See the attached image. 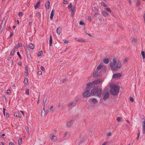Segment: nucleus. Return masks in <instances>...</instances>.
I'll use <instances>...</instances> for the list:
<instances>
[{
    "instance_id": "nucleus-1",
    "label": "nucleus",
    "mask_w": 145,
    "mask_h": 145,
    "mask_svg": "<svg viewBox=\"0 0 145 145\" xmlns=\"http://www.w3.org/2000/svg\"><path fill=\"white\" fill-rule=\"evenodd\" d=\"M113 62L110 63V67L113 71H117L118 69H120L121 67V63L119 60L117 61L116 59L115 58L113 59Z\"/></svg>"
},
{
    "instance_id": "nucleus-2",
    "label": "nucleus",
    "mask_w": 145,
    "mask_h": 145,
    "mask_svg": "<svg viewBox=\"0 0 145 145\" xmlns=\"http://www.w3.org/2000/svg\"><path fill=\"white\" fill-rule=\"evenodd\" d=\"M111 88L110 93L113 95H116L119 93L120 88L118 86L116 85H112L110 86Z\"/></svg>"
},
{
    "instance_id": "nucleus-3",
    "label": "nucleus",
    "mask_w": 145,
    "mask_h": 145,
    "mask_svg": "<svg viewBox=\"0 0 145 145\" xmlns=\"http://www.w3.org/2000/svg\"><path fill=\"white\" fill-rule=\"evenodd\" d=\"M91 95H96L98 97L100 96L102 94V89L98 88V87H96L92 89L91 91Z\"/></svg>"
},
{
    "instance_id": "nucleus-4",
    "label": "nucleus",
    "mask_w": 145,
    "mask_h": 145,
    "mask_svg": "<svg viewBox=\"0 0 145 145\" xmlns=\"http://www.w3.org/2000/svg\"><path fill=\"white\" fill-rule=\"evenodd\" d=\"M91 87L87 83L85 90L82 94L84 97H88L90 96L91 94L89 92L91 90Z\"/></svg>"
},
{
    "instance_id": "nucleus-5",
    "label": "nucleus",
    "mask_w": 145,
    "mask_h": 145,
    "mask_svg": "<svg viewBox=\"0 0 145 145\" xmlns=\"http://www.w3.org/2000/svg\"><path fill=\"white\" fill-rule=\"evenodd\" d=\"M102 82L101 80H97L93 81L92 82L88 83V85L91 88L95 86V84H97L100 83Z\"/></svg>"
},
{
    "instance_id": "nucleus-6",
    "label": "nucleus",
    "mask_w": 145,
    "mask_h": 145,
    "mask_svg": "<svg viewBox=\"0 0 145 145\" xmlns=\"http://www.w3.org/2000/svg\"><path fill=\"white\" fill-rule=\"evenodd\" d=\"M103 95L104 96L103 99L104 101L106 100L109 97V94L108 91H104Z\"/></svg>"
},
{
    "instance_id": "nucleus-7",
    "label": "nucleus",
    "mask_w": 145,
    "mask_h": 145,
    "mask_svg": "<svg viewBox=\"0 0 145 145\" xmlns=\"http://www.w3.org/2000/svg\"><path fill=\"white\" fill-rule=\"evenodd\" d=\"M122 76L121 74V73H117L114 74L113 75L112 78H116L121 77Z\"/></svg>"
},
{
    "instance_id": "nucleus-8",
    "label": "nucleus",
    "mask_w": 145,
    "mask_h": 145,
    "mask_svg": "<svg viewBox=\"0 0 145 145\" xmlns=\"http://www.w3.org/2000/svg\"><path fill=\"white\" fill-rule=\"evenodd\" d=\"M142 120L143 121L142 124V132L143 134H144L145 133V120L144 118H142Z\"/></svg>"
},
{
    "instance_id": "nucleus-9",
    "label": "nucleus",
    "mask_w": 145,
    "mask_h": 145,
    "mask_svg": "<svg viewBox=\"0 0 145 145\" xmlns=\"http://www.w3.org/2000/svg\"><path fill=\"white\" fill-rule=\"evenodd\" d=\"M93 75L95 77L97 78L99 76L100 73L98 71H95L93 72Z\"/></svg>"
},
{
    "instance_id": "nucleus-10",
    "label": "nucleus",
    "mask_w": 145,
    "mask_h": 145,
    "mask_svg": "<svg viewBox=\"0 0 145 145\" xmlns=\"http://www.w3.org/2000/svg\"><path fill=\"white\" fill-rule=\"evenodd\" d=\"M91 101L94 104L97 103H98V101H97V100L96 99L94 98L92 99H89V102H90Z\"/></svg>"
},
{
    "instance_id": "nucleus-11",
    "label": "nucleus",
    "mask_w": 145,
    "mask_h": 145,
    "mask_svg": "<svg viewBox=\"0 0 145 145\" xmlns=\"http://www.w3.org/2000/svg\"><path fill=\"white\" fill-rule=\"evenodd\" d=\"M77 101L78 100H75L74 101L72 102L71 103L69 104V106H74L77 103Z\"/></svg>"
},
{
    "instance_id": "nucleus-12",
    "label": "nucleus",
    "mask_w": 145,
    "mask_h": 145,
    "mask_svg": "<svg viewBox=\"0 0 145 145\" xmlns=\"http://www.w3.org/2000/svg\"><path fill=\"white\" fill-rule=\"evenodd\" d=\"M68 7L69 10L71 12L74 11V7L73 6H72L71 3H70L68 6Z\"/></svg>"
},
{
    "instance_id": "nucleus-13",
    "label": "nucleus",
    "mask_w": 145,
    "mask_h": 145,
    "mask_svg": "<svg viewBox=\"0 0 145 145\" xmlns=\"http://www.w3.org/2000/svg\"><path fill=\"white\" fill-rule=\"evenodd\" d=\"M5 20H3L1 24L0 27L1 29H3L5 25Z\"/></svg>"
},
{
    "instance_id": "nucleus-14",
    "label": "nucleus",
    "mask_w": 145,
    "mask_h": 145,
    "mask_svg": "<svg viewBox=\"0 0 145 145\" xmlns=\"http://www.w3.org/2000/svg\"><path fill=\"white\" fill-rule=\"evenodd\" d=\"M73 123V121L72 120H71L67 123V126L68 127H70Z\"/></svg>"
},
{
    "instance_id": "nucleus-15",
    "label": "nucleus",
    "mask_w": 145,
    "mask_h": 145,
    "mask_svg": "<svg viewBox=\"0 0 145 145\" xmlns=\"http://www.w3.org/2000/svg\"><path fill=\"white\" fill-rule=\"evenodd\" d=\"M50 3L49 1H48L45 3V7L46 9H48L50 8Z\"/></svg>"
},
{
    "instance_id": "nucleus-16",
    "label": "nucleus",
    "mask_w": 145,
    "mask_h": 145,
    "mask_svg": "<svg viewBox=\"0 0 145 145\" xmlns=\"http://www.w3.org/2000/svg\"><path fill=\"white\" fill-rule=\"evenodd\" d=\"M55 11L54 9H53L52 11L50 16V18L52 20L53 18L54 14Z\"/></svg>"
},
{
    "instance_id": "nucleus-17",
    "label": "nucleus",
    "mask_w": 145,
    "mask_h": 145,
    "mask_svg": "<svg viewBox=\"0 0 145 145\" xmlns=\"http://www.w3.org/2000/svg\"><path fill=\"white\" fill-rule=\"evenodd\" d=\"M46 111L45 109V107L43 106V109L41 111V115L43 117H44L46 115Z\"/></svg>"
},
{
    "instance_id": "nucleus-18",
    "label": "nucleus",
    "mask_w": 145,
    "mask_h": 145,
    "mask_svg": "<svg viewBox=\"0 0 145 145\" xmlns=\"http://www.w3.org/2000/svg\"><path fill=\"white\" fill-rule=\"evenodd\" d=\"M62 28L61 27H59L56 30L57 33L59 35H60L61 32Z\"/></svg>"
},
{
    "instance_id": "nucleus-19",
    "label": "nucleus",
    "mask_w": 145,
    "mask_h": 145,
    "mask_svg": "<svg viewBox=\"0 0 145 145\" xmlns=\"http://www.w3.org/2000/svg\"><path fill=\"white\" fill-rule=\"evenodd\" d=\"M101 13L103 16L105 17H107L108 15V14L105 11H103Z\"/></svg>"
},
{
    "instance_id": "nucleus-20",
    "label": "nucleus",
    "mask_w": 145,
    "mask_h": 145,
    "mask_svg": "<svg viewBox=\"0 0 145 145\" xmlns=\"http://www.w3.org/2000/svg\"><path fill=\"white\" fill-rule=\"evenodd\" d=\"M47 97H46L45 96L44 97V98L43 100V106H44V107H45V103H46V101H47Z\"/></svg>"
},
{
    "instance_id": "nucleus-21",
    "label": "nucleus",
    "mask_w": 145,
    "mask_h": 145,
    "mask_svg": "<svg viewBox=\"0 0 145 145\" xmlns=\"http://www.w3.org/2000/svg\"><path fill=\"white\" fill-rule=\"evenodd\" d=\"M57 138L54 135L52 136L51 138V140L52 141H54L57 140Z\"/></svg>"
},
{
    "instance_id": "nucleus-22",
    "label": "nucleus",
    "mask_w": 145,
    "mask_h": 145,
    "mask_svg": "<svg viewBox=\"0 0 145 145\" xmlns=\"http://www.w3.org/2000/svg\"><path fill=\"white\" fill-rule=\"evenodd\" d=\"M103 62L106 64H108L109 62V60L108 59L105 58L103 59Z\"/></svg>"
},
{
    "instance_id": "nucleus-23",
    "label": "nucleus",
    "mask_w": 145,
    "mask_h": 145,
    "mask_svg": "<svg viewBox=\"0 0 145 145\" xmlns=\"http://www.w3.org/2000/svg\"><path fill=\"white\" fill-rule=\"evenodd\" d=\"M29 47L32 50L34 48V46L33 44L31 43L29 45Z\"/></svg>"
},
{
    "instance_id": "nucleus-24",
    "label": "nucleus",
    "mask_w": 145,
    "mask_h": 145,
    "mask_svg": "<svg viewBox=\"0 0 145 145\" xmlns=\"http://www.w3.org/2000/svg\"><path fill=\"white\" fill-rule=\"evenodd\" d=\"M40 2L39 1H38L37 2L36 5H35V7H34L35 8V9H36L37 8H38L39 7V5H40Z\"/></svg>"
},
{
    "instance_id": "nucleus-25",
    "label": "nucleus",
    "mask_w": 145,
    "mask_h": 145,
    "mask_svg": "<svg viewBox=\"0 0 145 145\" xmlns=\"http://www.w3.org/2000/svg\"><path fill=\"white\" fill-rule=\"evenodd\" d=\"M52 38L51 35H50V39L49 40V46H51L52 45Z\"/></svg>"
},
{
    "instance_id": "nucleus-26",
    "label": "nucleus",
    "mask_w": 145,
    "mask_h": 145,
    "mask_svg": "<svg viewBox=\"0 0 145 145\" xmlns=\"http://www.w3.org/2000/svg\"><path fill=\"white\" fill-rule=\"evenodd\" d=\"M122 118L120 117H118L117 118V120L118 122H122Z\"/></svg>"
},
{
    "instance_id": "nucleus-27",
    "label": "nucleus",
    "mask_w": 145,
    "mask_h": 145,
    "mask_svg": "<svg viewBox=\"0 0 145 145\" xmlns=\"http://www.w3.org/2000/svg\"><path fill=\"white\" fill-rule=\"evenodd\" d=\"M14 116L16 117H19L20 118H21V115L19 113L18 114L17 113H15L14 114Z\"/></svg>"
},
{
    "instance_id": "nucleus-28",
    "label": "nucleus",
    "mask_w": 145,
    "mask_h": 145,
    "mask_svg": "<svg viewBox=\"0 0 145 145\" xmlns=\"http://www.w3.org/2000/svg\"><path fill=\"white\" fill-rule=\"evenodd\" d=\"M54 106H51L50 108V112L51 113H52L54 111Z\"/></svg>"
},
{
    "instance_id": "nucleus-29",
    "label": "nucleus",
    "mask_w": 145,
    "mask_h": 145,
    "mask_svg": "<svg viewBox=\"0 0 145 145\" xmlns=\"http://www.w3.org/2000/svg\"><path fill=\"white\" fill-rule=\"evenodd\" d=\"M140 4V0H137L136 4V6L137 7H139Z\"/></svg>"
},
{
    "instance_id": "nucleus-30",
    "label": "nucleus",
    "mask_w": 145,
    "mask_h": 145,
    "mask_svg": "<svg viewBox=\"0 0 145 145\" xmlns=\"http://www.w3.org/2000/svg\"><path fill=\"white\" fill-rule=\"evenodd\" d=\"M132 42L133 44H135L136 43V40L135 38H132Z\"/></svg>"
},
{
    "instance_id": "nucleus-31",
    "label": "nucleus",
    "mask_w": 145,
    "mask_h": 145,
    "mask_svg": "<svg viewBox=\"0 0 145 145\" xmlns=\"http://www.w3.org/2000/svg\"><path fill=\"white\" fill-rule=\"evenodd\" d=\"M43 54V52L42 51H40L39 52L38 54V56H42Z\"/></svg>"
},
{
    "instance_id": "nucleus-32",
    "label": "nucleus",
    "mask_w": 145,
    "mask_h": 145,
    "mask_svg": "<svg viewBox=\"0 0 145 145\" xmlns=\"http://www.w3.org/2000/svg\"><path fill=\"white\" fill-rule=\"evenodd\" d=\"M28 80L26 78H25L24 81V83L25 84H27L28 83Z\"/></svg>"
},
{
    "instance_id": "nucleus-33",
    "label": "nucleus",
    "mask_w": 145,
    "mask_h": 145,
    "mask_svg": "<svg viewBox=\"0 0 145 145\" xmlns=\"http://www.w3.org/2000/svg\"><path fill=\"white\" fill-rule=\"evenodd\" d=\"M18 144L19 145H20L22 143V139L21 138H20L18 141Z\"/></svg>"
},
{
    "instance_id": "nucleus-34",
    "label": "nucleus",
    "mask_w": 145,
    "mask_h": 145,
    "mask_svg": "<svg viewBox=\"0 0 145 145\" xmlns=\"http://www.w3.org/2000/svg\"><path fill=\"white\" fill-rule=\"evenodd\" d=\"M141 54L143 57V59H144L145 58V56L144 54V51H141Z\"/></svg>"
},
{
    "instance_id": "nucleus-35",
    "label": "nucleus",
    "mask_w": 145,
    "mask_h": 145,
    "mask_svg": "<svg viewBox=\"0 0 145 145\" xmlns=\"http://www.w3.org/2000/svg\"><path fill=\"white\" fill-rule=\"evenodd\" d=\"M78 41L81 42H85V40L84 39L78 40Z\"/></svg>"
},
{
    "instance_id": "nucleus-36",
    "label": "nucleus",
    "mask_w": 145,
    "mask_h": 145,
    "mask_svg": "<svg viewBox=\"0 0 145 145\" xmlns=\"http://www.w3.org/2000/svg\"><path fill=\"white\" fill-rule=\"evenodd\" d=\"M22 46V44L20 43H18L16 45V46H17L18 48L21 47Z\"/></svg>"
},
{
    "instance_id": "nucleus-37",
    "label": "nucleus",
    "mask_w": 145,
    "mask_h": 145,
    "mask_svg": "<svg viewBox=\"0 0 145 145\" xmlns=\"http://www.w3.org/2000/svg\"><path fill=\"white\" fill-rule=\"evenodd\" d=\"M101 65H99L98 66V67H97V69L98 70H99L101 69Z\"/></svg>"
},
{
    "instance_id": "nucleus-38",
    "label": "nucleus",
    "mask_w": 145,
    "mask_h": 145,
    "mask_svg": "<svg viewBox=\"0 0 145 145\" xmlns=\"http://www.w3.org/2000/svg\"><path fill=\"white\" fill-rule=\"evenodd\" d=\"M14 50H12L11 52L10 55L11 56H12L14 55V54L15 52Z\"/></svg>"
},
{
    "instance_id": "nucleus-39",
    "label": "nucleus",
    "mask_w": 145,
    "mask_h": 145,
    "mask_svg": "<svg viewBox=\"0 0 145 145\" xmlns=\"http://www.w3.org/2000/svg\"><path fill=\"white\" fill-rule=\"evenodd\" d=\"M25 69L26 71V74H27L28 75V70L27 67V66H25Z\"/></svg>"
},
{
    "instance_id": "nucleus-40",
    "label": "nucleus",
    "mask_w": 145,
    "mask_h": 145,
    "mask_svg": "<svg viewBox=\"0 0 145 145\" xmlns=\"http://www.w3.org/2000/svg\"><path fill=\"white\" fill-rule=\"evenodd\" d=\"M106 10L109 12H111V10H110V9L109 8H106Z\"/></svg>"
},
{
    "instance_id": "nucleus-41",
    "label": "nucleus",
    "mask_w": 145,
    "mask_h": 145,
    "mask_svg": "<svg viewBox=\"0 0 145 145\" xmlns=\"http://www.w3.org/2000/svg\"><path fill=\"white\" fill-rule=\"evenodd\" d=\"M26 93L28 95H29V90L28 89H26Z\"/></svg>"
},
{
    "instance_id": "nucleus-42",
    "label": "nucleus",
    "mask_w": 145,
    "mask_h": 145,
    "mask_svg": "<svg viewBox=\"0 0 145 145\" xmlns=\"http://www.w3.org/2000/svg\"><path fill=\"white\" fill-rule=\"evenodd\" d=\"M74 11L71 12V17L72 18H73V16L74 14Z\"/></svg>"
},
{
    "instance_id": "nucleus-43",
    "label": "nucleus",
    "mask_w": 145,
    "mask_h": 145,
    "mask_svg": "<svg viewBox=\"0 0 145 145\" xmlns=\"http://www.w3.org/2000/svg\"><path fill=\"white\" fill-rule=\"evenodd\" d=\"M23 15V13L22 12H20L18 14V16L19 17H21Z\"/></svg>"
},
{
    "instance_id": "nucleus-44",
    "label": "nucleus",
    "mask_w": 145,
    "mask_h": 145,
    "mask_svg": "<svg viewBox=\"0 0 145 145\" xmlns=\"http://www.w3.org/2000/svg\"><path fill=\"white\" fill-rule=\"evenodd\" d=\"M101 4L104 7H106V5L104 2H102Z\"/></svg>"
},
{
    "instance_id": "nucleus-45",
    "label": "nucleus",
    "mask_w": 145,
    "mask_h": 145,
    "mask_svg": "<svg viewBox=\"0 0 145 145\" xmlns=\"http://www.w3.org/2000/svg\"><path fill=\"white\" fill-rule=\"evenodd\" d=\"M17 55L20 58V59H22V58L21 57V55L19 53V52H17Z\"/></svg>"
},
{
    "instance_id": "nucleus-46",
    "label": "nucleus",
    "mask_w": 145,
    "mask_h": 145,
    "mask_svg": "<svg viewBox=\"0 0 145 145\" xmlns=\"http://www.w3.org/2000/svg\"><path fill=\"white\" fill-rule=\"evenodd\" d=\"M18 49V47L17 46H15V47L14 48V49L13 50H14V51L15 52Z\"/></svg>"
},
{
    "instance_id": "nucleus-47",
    "label": "nucleus",
    "mask_w": 145,
    "mask_h": 145,
    "mask_svg": "<svg viewBox=\"0 0 145 145\" xmlns=\"http://www.w3.org/2000/svg\"><path fill=\"white\" fill-rule=\"evenodd\" d=\"M79 24L82 25H85V24L82 21H80V22Z\"/></svg>"
},
{
    "instance_id": "nucleus-48",
    "label": "nucleus",
    "mask_w": 145,
    "mask_h": 145,
    "mask_svg": "<svg viewBox=\"0 0 145 145\" xmlns=\"http://www.w3.org/2000/svg\"><path fill=\"white\" fill-rule=\"evenodd\" d=\"M42 74V72L41 71H39L37 72V74L39 75H41Z\"/></svg>"
},
{
    "instance_id": "nucleus-49",
    "label": "nucleus",
    "mask_w": 145,
    "mask_h": 145,
    "mask_svg": "<svg viewBox=\"0 0 145 145\" xmlns=\"http://www.w3.org/2000/svg\"><path fill=\"white\" fill-rule=\"evenodd\" d=\"M40 69H41L43 71H45V69L44 68L43 66H41L40 67Z\"/></svg>"
},
{
    "instance_id": "nucleus-50",
    "label": "nucleus",
    "mask_w": 145,
    "mask_h": 145,
    "mask_svg": "<svg viewBox=\"0 0 145 145\" xmlns=\"http://www.w3.org/2000/svg\"><path fill=\"white\" fill-rule=\"evenodd\" d=\"M11 92V91L10 89H8L7 90V94L10 93Z\"/></svg>"
},
{
    "instance_id": "nucleus-51",
    "label": "nucleus",
    "mask_w": 145,
    "mask_h": 145,
    "mask_svg": "<svg viewBox=\"0 0 145 145\" xmlns=\"http://www.w3.org/2000/svg\"><path fill=\"white\" fill-rule=\"evenodd\" d=\"M107 136H111V132H109L107 134Z\"/></svg>"
},
{
    "instance_id": "nucleus-52",
    "label": "nucleus",
    "mask_w": 145,
    "mask_h": 145,
    "mask_svg": "<svg viewBox=\"0 0 145 145\" xmlns=\"http://www.w3.org/2000/svg\"><path fill=\"white\" fill-rule=\"evenodd\" d=\"M25 129L27 131L28 133L29 131V127L27 126H26L25 127Z\"/></svg>"
},
{
    "instance_id": "nucleus-53",
    "label": "nucleus",
    "mask_w": 145,
    "mask_h": 145,
    "mask_svg": "<svg viewBox=\"0 0 145 145\" xmlns=\"http://www.w3.org/2000/svg\"><path fill=\"white\" fill-rule=\"evenodd\" d=\"M130 101L131 102H133L134 101V99L133 98L130 97Z\"/></svg>"
},
{
    "instance_id": "nucleus-54",
    "label": "nucleus",
    "mask_w": 145,
    "mask_h": 145,
    "mask_svg": "<svg viewBox=\"0 0 145 145\" xmlns=\"http://www.w3.org/2000/svg\"><path fill=\"white\" fill-rule=\"evenodd\" d=\"M26 55H27V54H30L29 51L28 50H27V49L26 50Z\"/></svg>"
},
{
    "instance_id": "nucleus-55",
    "label": "nucleus",
    "mask_w": 145,
    "mask_h": 145,
    "mask_svg": "<svg viewBox=\"0 0 145 145\" xmlns=\"http://www.w3.org/2000/svg\"><path fill=\"white\" fill-rule=\"evenodd\" d=\"M63 3L65 4H67L68 3L67 1H66L64 0L63 1Z\"/></svg>"
},
{
    "instance_id": "nucleus-56",
    "label": "nucleus",
    "mask_w": 145,
    "mask_h": 145,
    "mask_svg": "<svg viewBox=\"0 0 145 145\" xmlns=\"http://www.w3.org/2000/svg\"><path fill=\"white\" fill-rule=\"evenodd\" d=\"M36 13L37 14V15L38 16L39 18H40V13L38 12H37Z\"/></svg>"
},
{
    "instance_id": "nucleus-57",
    "label": "nucleus",
    "mask_w": 145,
    "mask_h": 145,
    "mask_svg": "<svg viewBox=\"0 0 145 145\" xmlns=\"http://www.w3.org/2000/svg\"><path fill=\"white\" fill-rule=\"evenodd\" d=\"M88 20L89 21H91V18L90 16H88Z\"/></svg>"
},
{
    "instance_id": "nucleus-58",
    "label": "nucleus",
    "mask_w": 145,
    "mask_h": 145,
    "mask_svg": "<svg viewBox=\"0 0 145 145\" xmlns=\"http://www.w3.org/2000/svg\"><path fill=\"white\" fill-rule=\"evenodd\" d=\"M68 135V133L67 132H66L65 133L64 135V137H66L67 136V135Z\"/></svg>"
},
{
    "instance_id": "nucleus-59",
    "label": "nucleus",
    "mask_w": 145,
    "mask_h": 145,
    "mask_svg": "<svg viewBox=\"0 0 145 145\" xmlns=\"http://www.w3.org/2000/svg\"><path fill=\"white\" fill-rule=\"evenodd\" d=\"M9 145H14L12 142H10L9 143Z\"/></svg>"
},
{
    "instance_id": "nucleus-60",
    "label": "nucleus",
    "mask_w": 145,
    "mask_h": 145,
    "mask_svg": "<svg viewBox=\"0 0 145 145\" xmlns=\"http://www.w3.org/2000/svg\"><path fill=\"white\" fill-rule=\"evenodd\" d=\"M66 78H65V79H63V80H62V82L63 83H64L66 81Z\"/></svg>"
},
{
    "instance_id": "nucleus-61",
    "label": "nucleus",
    "mask_w": 145,
    "mask_h": 145,
    "mask_svg": "<svg viewBox=\"0 0 145 145\" xmlns=\"http://www.w3.org/2000/svg\"><path fill=\"white\" fill-rule=\"evenodd\" d=\"M6 116L7 117H9V115L8 113H7L6 114Z\"/></svg>"
},
{
    "instance_id": "nucleus-62",
    "label": "nucleus",
    "mask_w": 145,
    "mask_h": 145,
    "mask_svg": "<svg viewBox=\"0 0 145 145\" xmlns=\"http://www.w3.org/2000/svg\"><path fill=\"white\" fill-rule=\"evenodd\" d=\"M32 22H29V25L31 26L32 25Z\"/></svg>"
},
{
    "instance_id": "nucleus-63",
    "label": "nucleus",
    "mask_w": 145,
    "mask_h": 145,
    "mask_svg": "<svg viewBox=\"0 0 145 145\" xmlns=\"http://www.w3.org/2000/svg\"><path fill=\"white\" fill-rule=\"evenodd\" d=\"M18 64L19 65H22V63L21 61H19L18 62Z\"/></svg>"
},
{
    "instance_id": "nucleus-64",
    "label": "nucleus",
    "mask_w": 145,
    "mask_h": 145,
    "mask_svg": "<svg viewBox=\"0 0 145 145\" xmlns=\"http://www.w3.org/2000/svg\"><path fill=\"white\" fill-rule=\"evenodd\" d=\"M69 42L68 40H65L64 42V43L65 44H67Z\"/></svg>"
}]
</instances>
